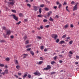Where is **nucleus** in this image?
<instances>
[{"label":"nucleus","mask_w":79,"mask_h":79,"mask_svg":"<svg viewBox=\"0 0 79 79\" xmlns=\"http://www.w3.org/2000/svg\"><path fill=\"white\" fill-rule=\"evenodd\" d=\"M59 56L60 57V58H63V56H62V55H59Z\"/></svg>","instance_id":"obj_44"},{"label":"nucleus","mask_w":79,"mask_h":79,"mask_svg":"<svg viewBox=\"0 0 79 79\" xmlns=\"http://www.w3.org/2000/svg\"><path fill=\"white\" fill-rule=\"evenodd\" d=\"M23 55L24 56H23V58H26V56H28V55L27 54H23Z\"/></svg>","instance_id":"obj_18"},{"label":"nucleus","mask_w":79,"mask_h":79,"mask_svg":"<svg viewBox=\"0 0 79 79\" xmlns=\"http://www.w3.org/2000/svg\"><path fill=\"white\" fill-rule=\"evenodd\" d=\"M38 17H39V18H42L43 17V15H37Z\"/></svg>","instance_id":"obj_13"},{"label":"nucleus","mask_w":79,"mask_h":79,"mask_svg":"<svg viewBox=\"0 0 79 79\" xmlns=\"http://www.w3.org/2000/svg\"><path fill=\"white\" fill-rule=\"evenodd\" d=\"M48 21V20H47V19H44L43 20V22L44 23H45V22H47Z\"/></svg>","instance_id":"obj_28"},{"label":"nucleus","mask_w":79,"mask_h":79,"mask_svg":"<svg viewBox=\"0 0 79 79\" xmlns=\"http://www.w3.org/2000/svg\"><path fill=\"white\" fill-rule=\"evenodd\" d=\"M34 10L35 11H37L38 9H37V7L36 6H34Z\"/></svg>","instance_id":"obj_9"},{"label":"nucleus","mask_w":79,"mask_h":79,"mask_svg":"<svg viewBox=\"0 0 79 79\" xmlns=\"http://www.w3.org/2000/svg\"><path fill=\"white\" fill-rule=\"evenodd\" d=\"M37 38H38L39 39H41V37H40V36H37Z\"/></svg>","instance_id":"obj_51"},{"label":"nucleus","mask_w":79,"mask_h":79,"mask_svg":"<svg viewBox=\"0 0 79 79\" xmlns=\"http://www.w3.org/2000/svg\"><path fill=\"white\" fill-rule=\"evenodd\" d=\"M11 34V31L10 30H8L7 31V33L6 34V35H10Z\"/></svg>","instance_id":"obj_6"},{"label":"nucleus","mask_w":79,"mask_h":79,"mask_svg":"<svg viewBox=\"0 0 79 79\" xmlns=\"http://www.w3.org/2000/svg\"><path fill=\"white\" fill-rule=\"evenodd\" d=\"M44 52H47V49L46 48H45L44 50Z\"/></svg>","instance_id":"obj_49"},{"label":"nucleus","mask_w":79,"mask_h":79,"mask_svg":"<svg viewBox=\"0 0 79 79\" xmlns=\"http://www.w3.org/2000/svg\"><path fill=\"white\" fill-rule=\"evenodd\" d=\"M14 37H13V35L10 36L11 39H13Z\"/></svg>","instance_id":"obj_62"},{"label":"nucleus","mask_w":79,"mask_h":79,"mask_svg":"<svg viewBox=\"0 0 79 79\" xmlns=\"http://www.w3.org/2000/svg\"><path fill=\"white\" fill-rule=\"evenodd\" d=\"M15 63L16 64H18V61L17 60H15Z\"/></svg>","instance_id":"obj_30"},{"label":"nucleus","mask_w":79,"mask_h":79,"mask_svg":"<svg viewBox=\"0 0 79 79\" xmlns=\"http://www.w3.org/2000/svg\"><path fill=\"white\" fill-rule=\"evenodd\" d=\"M19 15L20 17H23V16H24L23 14L22 13H20L19 14Z\"/></svg>","instance_id":"obj_14"},{"label":"nucleus","mask_w":79,"mask_h":79,"mask_svg":"<svg viewBox=\"0 0 79 79\" xmlns=\"http://www.w3.org/2000/svg\"><path fill=\"white\" fill-rule=\"evenodd\" d=\"M2 29L3 30H6V27L5 26H3L2 27Z\"/></svg>","instance_id":"obj_16"},{"label":"nucleus","mask_w":79,"mask_h":79,"mask_svg":"<svg viewBox=\"0 0 79 79\" xmlns=\"http://www.w3.org/2000/svg\"><path fill=\"white\" fill-rule=\"evenodd\" d=\"M54 63H55L54 61H52L51 62V64H54Z\"/></svg>","instance_id":"obj_59"},{"label":"nucleus","mask_w":79,"mask_h":79,"mask_svg":"<svg viewBox=\"0 0 79 79\" xmlns=\"http://www.w3.org/2000/svg\"><path fill=\"white\" fill-rule=\"evenodd\" d=\"M5 65L3 64H0V66L1 67H3Z\"/></svg>","instance_id":"obj_32"},{"label":"nucleus","mask_w":79,"mask_h":79,"mask_svg":"<svg viewBox=\"0 0 79 79\" xmlns=\"http://www.w3.org/2000/svg\"><path fill=\"white\" fill-rule=\"evenodd\" d=\"M5 72H2V74H3V75H5Z\"/></svg>","instance_id":"obj_63"},{"label":"nucleus","mask_w":79,"mask_h":79,"mask_svg":"<svg viewBox=\"0 0 79 79\" xmlns=\"http://www.w3.org/2000/svg\"><path fill=\"white\" fill-rule=\"evenodd\" d=\"M5 68L6 69H7V68H8V66L7 65H5Z\"/></svg>","instance_id":"obj_60"},{"label":"nucleus","mask_w":79,"mask_h":79,"mask_svg":"<svg viewBox=\"0 0 79 79\" xmlns=\"http://www.w3.org/2000/svg\"><path fill=\"white\" fill-rule=\"evenodd\" d=\"M40 27L41 29H43V28H44V25H42Z\"/></svg>","instance_id":"obj_33"},{"label":"nucleus","mask_w":79,"mask_h":79,"mask_svg":"<svg viewBox=\"0 0 79 79\" xmlns=\"http://www.w3.org/2000/svg\"><path fill=\"white\" fill-rule=\"evenodd\" d=\"M2 71V70H1V69H0V74H2V73L1 72Z\"/></svg>","instance_id":"obj_54"},{"label":"nucleus","mask_w":79,"mask_h":79,"mask_svg":"<svg viewBox=\"0 0 79 79\" xmlns=\"http://www.w3.org/2000/svg\"><path fill=\"white\" fill-rule=\"evenodd\" d=\"M70 27H74V26L73 24H71L70 25Z\"/></svg>","instance_id":"obj_47"},{"label":"nucleus","mask_w":79,"mask_h":79,"mask_svg":"<svg viewBox=\"0 0 79 79\" xmlns=\"http://www.w3.org/2000/svg\"><path fill=\"white\" fill-rule=\"evenodd\" d=\"M31 45L30 44V45H27L26 47V48H29V47H31Z\"/></svg>","instance_id":"obj_27"},{"label":"nucleus","mask_w":79,"mask_h":79,"mask_svg":"<svg viewBox=\"0 0 79 79\" xmlns=\"http://www.w3.org/2000/svg\"><path fill=\"white\" fill-rule=\"evenodd\" d=\"M5 42V41L4 40H1L0 41V42L1 43H2V42Z\"/></svg>","instance_id":"obj_50"},{"label":"nucleus","mask_w":79,"mask_h":79,"mask_svg":"<svg viewBox=\"0 0 79 79\" xmlns=\"http://www.w3.org/2000/svg\"><path fill=\"white\" fill-rule=\"evenodd\" d=\"M61 4H59V8H60V7H61Z\"/></svg>","instance_id":"obj_57"},{"label":"nucleus","mask_w":79,"mask_h":79,"mask_svg":"<svg viewBox=\"0 0 79 79\" xmlns=\"http://www.w3.org/2000/svg\"><path fill=\"white\" fill-rule=\"evenodd\" d=\"M52 13V11H50L49 12H48L47 13V16L48 17H50V15Z\"/></svg>","instance_id":"obj_5"},{"label":"nucleus","mask_w":79,"mask_h":79,"mask_svg":"<svg viewBox=\"0 0 79 79\" xmlns=\"http://www.w3.org/2000/svg\"><path fill=\"white\" fill-rule=\"evenodd\" d=\"M21 22L19 21L18 23H16V24L19 25V24H21Z\"/></svg>","instance_id":"obj_34"},{"label":"nucleus","mask_w":79,"mask_h":79,"mask_svg":"<svg viewBox=\"0 0 79 79\" xmlns=\"http://www.w3.org/2000/svg\"><path fill=\"white\" fill-rule=\"evenodd\" d=\"M55 74H56V72H52L51 73V75Z\"/></svg>","instance_id":"obj_17"},{"label":"nucleus","mask_w":79,"mask_h":79,"mask_svg":"<svg viewBox=\"0 0 79 79\" xmlns=\"http://www.w3.org/2000/svg\"><path fill=\"white\" fill-rule=\"evenodd\" d=\"M52 37L54 38L55 40H56L57 38V35L53 34L52 35Z\"/></svg>","instance_id":"obj_2"},{"label":"nucleus","mask_w":79,"mask_h":79,"mask_svg":"<svg viewBox=\"0 0 79 79\" xmlns=\"http://www.w3.org/2000/svg\"><path fill=\"white\" fill-rule=\"evenodd\" d=\"M27 38V35H25L24 36V37H23V39L24 40H26V39Z\"/></svg>","instance_id":"obj_20"},{"label":"nucleus","mask_w":79,"mask_h":79,"mask_svg":"<svg viewBox=\"0 0 79 79\" xmlns=\"http://www.w3.org/2000/svg\"><path fill=\"white\" fill-rule=\"evenodd\" d=\"M56 57H57V56H56L55 57H54V60H56Z\"/></svg>","instance_id":"obj_55"},{"label":"nucleus","mask_w":79,"mask_h":79,"mask_svg":"<svg viewBox=\"0 0 79 79\" xmlns=\"http://www.w3.org/2000/svg\"><path fill=\"white\" fill-rule=\"evenodd\" d=\"M49 20L50 21H52V22H53V19H52V17H50Z\"/></svg>","instance_id":"obj_19"},{"label":"nucleus","mask_w":79,"mask_h":79,"mask_svg":"<svg viewBox=\"0 0 79 79\" xmlns=\"http://www.w3.org/2000/svg\"><path fill=\"white\" fill-rule=\"evenodd\" d=\"M56 3L57 5H59V4H60V2H56Z\"/></svg>","instance_id":"obj_58"},{"label":"nucleus","mask_w":79,"mask_h":79,"mask_svg":"<svg viewBox=\"0 0 79 79\" xmlns=\"http://www.w3.org/2000/svg\"><path fill=\"white\" fill-rule=\"evenodd\" d=\"M29 43V40H27L26 41V42L25 43V44H27Z\"/></svg>","instance_id":"obj_25"},{"label":"nucleus","mask_w":79,"mask_h":79,"mask_svg":"<svg viewBox=\"0 0 79 79\" xmlns=\"http://www.w3.org/2000/svg\"><path fill=\"white\" fill-rule=\"evenodd\" d=\"M66 35H63L62 36V38L63 39H64V38H66Z\"/></svg>","instance_id":"obj_26"},{"label":"nucleus","mask_w":79,"mask_h":79,"mask_svg":"<svg viewBox=\"0 0 79 79\" xmlns=\"http://www.w3.org/2000/svg\"><path fill=\"white\" fill-rule=\"evenodd\" d=\"M13 16V19L16 20V21H18V17L16 16V15H12L10 16Z\"/></svg>","instance_id":"obj_3"},{"label":"nucleus","mask_w":79,"mask_h":79,"mask_svg":"<svg viewBox=\"0 0 79 79\" xmlns=\"http://www.w3.org/2000/svg\"><path fill=\"white\" fill-rule=\"evenodd\" d=\"M49 26H50L49 25H48L46 26H45V27H46L47 28H48Z\"/></svg>","instance_id":"obj_41"},{"label":"nucleus","mask_w":79,"mask_h":79,"mask_svg":"<svg viewBox=\"0 0 79 79\" xmlns=\"http://www.w3.org/2000/svg\"><path fill=\"white\" fill-rule=\"evenodd\" d=\"M44 10H45L46 11H49V9H48V8H47V7H45L44 8Z\"/></svg>","instance_id":"obj_22"},{"label":"nucleus","mask_w":79,"mask_h":79,"mask_svg":"<svg viewBox=\"0 0 79 79\" xmlns=\"http://www.w3.org/2000/svg\"><path fill=\"white\" fill-rule=\"evenodd\" d=\"M9 5H11L12 6H13L14 5V2H13V0H12V2H8Z\"/></svg>","instance_id":"obj_8"},{"label":"nucleus","mask_w":79,"mask_h":79,"mask_svg":"<svg viewBox=\"0 0 79 79\" xmlns=\"http://www.w3.org/2000/svg\"><path fill=\"white\" fill-rule=\"evenodd\" d=\"M27 76L29 77V78H31V75H30L29 74H28L27 75Z\"/></svg>","instance_id":"obj_43"},{"label":"nucleus","mask_w":79,"mask_h":79,"mask_svg":"<svg viewBox=\"0 0 79 79\" xmlns=\"http://www.w3.org/2000/svg\"><path fill=\"white\" fill-rule=\"evenodd\" d=\"M75 3V2L74 1L72 2L71 3V4H74Z\"/></svg>","instance_id":"obj_53"},{"label":"nucleus","mask_w":79,"mask_h":79,"mask_svg":"<svg viewBox=\"0 0 79 79\" xmlns=\"http://www.w3.org/2000/svg\"><path fill=\"white\" fill-rule=\"evenodd\" d=\"M40 58L41 60H44V58H43V57H40Z\"/></svg>","instance_id":"obj_42"},{"label":"nucleus","mask_w":79,"mask_h":79,"mask_svg":"<svg viewBox=\"0 0 79 79\" xmlns=\"http://www.w3.org/2000/svg\"><path fill=\"white\" fill-rule=\"evenodd\" d=\"M15 77H16V78H18V76H17V75H15Z\"/></svg>","instance_id":"obj_61"},{"label":"nucleus","mask_w":79,"mask_h":79,"mask_svg":"<svg viewBox=\"0 0 79 79\" xmlns=\"http://www.w3.org/2000/svg\"><path fill=\"white\" fill-rule=\"evenodd\" d=\"M25 74L24 75V76H23V78H24L25 77H26V76H27V73L26 72L25 73Z\"/></svg>","instance_id":"obj_10"},{"label":"nucleus","mask_w":79,"mask_h":79,"mask_svg":"<svg viewBox=\"0 0 79 79\" xmlns=\"http://www.w3.org/2000/svg\"><path fill=\"white\" fill-rule=\"evenodd\" d=\"M59 62L60 63H63V61L62 60H59Z\"/></svg>","instance_id":"obj_56"},{"label":"nucleus","mask_w":79,"mask_h":79,"mask_svg":"<svg viewBox=\"0 0 79 79\" xmlns=\"http://www.w3.org/2000/svg\"><path fill=\"white\" fill-rule=\"evenodd\" d=\"M20 68H21V67H20V66L19 65H17V66H16V68L18 70H19V69H20Z\"/></svg>","instance_id":"obj_11"},{"label":"nucleus","mask_w":79,"mask_h":79,"mask_svg":"<svg viewBox=\"0 0 79 79\" xmlns=\"http://www.w3.org/2000/svg\"><path fill=\"white\" fill-rule=\"evenodd\" d=\"M47 68H44V70L45 71H46V70H49V69H51V68L52 67L50 66V65H48L47 66Z\"/></svg>","instance_id":"obj_1"},{"label":"nucleus","mask_w":79,"mask_h":79,"mask_svg":"<svg viewBox=\"0 0 79 79\" xmlns=\"http://www.w3.org/2000/svg\"><path fill=\"white\" fill-rule=\"evenodd\" d=\"M69 53H70V54H73V52H71V51H69Z\"/></svg>","instance_id":"obj_52"},{"label":"nucleus","mask_w":79,"mask_h":79,"mask_svg":"<svg viewBox=\"0 0 79 79\" xmlns=\"http://www.w3.org/2000/svg\"><path fill=\"white\" fill-rule=\"evenodd\" d=\"M43 63V61H40L38 63V64H41Z\"/></svg>","instance_id":"obj_23"},{"label":"nucleus","mask_w":79,"mask_h":79,"mask_svg":"<svg viewBox=\"0 0 79 79\" xmlns=\"http://www.w3.org/2000/svg\"><path fill=\"white\" fill-rule=\"evenodd\" d=\"M76 58H78V59H79V56H76Z\"/></svg>","instance_id":"obj_64"},{"label":"nucleus","mask_w":79,"mask_h":79,"mask_svg":"<svg viewBox=\"0 0 79 79\" xmlns=\"http://www.w3.org/2000/svg\"><path fill=\"white\" fill-rule=\"evenodd\" d=\"M12 12H13L14 13H16V11L15 10H12Z\"/></svg>","instance_id":"obj_35"},{"label":"nucleus","mask_w":79,"mask_h":79,"mask_svg":"<svg viewBox=\"0 0 79 79\" xmlns=\"http://www.w3.org/2000/svg\"><path fill=\"white\" fill-rule=\"evenodd\" d=\"M30 50H31V48H29L27 49V51H30Z\"/></svg>","instance_id":"obj_48"},{"label":"nucleus","mask_w":79,"mask_h":79,"mask_svg":"<svg viewBox=\"0 0 79 79\" xmlns=\"http://www.w3.org/2000/svg\"><path fill=\"white\" fill-rule=\"evenodd\" d=\"M6 60L7 61H10V58L8 57H7L6 58Z\"/></svg>","instance_id":"obj_21"},{"label":"nucleus","mask_w":79,"mask_h":79,"mask_svg":"<svg viewBox=\"0 0 79 79\" xmlns=\"http://www.w3.org/2000/svg\"><path fill=\"white\" fill-rule=\"evenodd\" d=\"M27 21L28 20H27V19H24V21H25V22H27Z\"/></svg>","instance_id":"obj_46"},{"label":"nucleus","mask_w":79,"mask_h":79,"mask_svg":"<svg viewBox=\"0 0 79 79\" xmlns=\"http://www.w3.org/2000/svg\"><path fill=\"white\" fill-rule=\"evenodd\" d=\"M68 27V24L64 26V28H66Z\"/></svg>","instance_id":"obj_40"},{"label":"nucleus","mask_w":79,"mask_h":79,"mask_svg":"<svg viewBox=\"0 0 79 79\" xmlns=\"http://www.w3.org/2000/svg\"><path fill=\"white\" fill-rule=\"evenodd\" d=\"M73 41H71L69 42V44H70V45H71V44H73Z\"/></svg>","instance_id":"obj_37"},{"label":"nucleus","mask_w":79,"mask_h":79,"mask_svg":"<svg viewBox=\"0 0 79 79\" xmlns=\"http://www.w3.org/2000/svg\"><path fill=\"white\" fill-rule=\"evenodd\" d=\"M64 43V41H61L60 42V44H63Z\"/></svg>","instance_id":"obj_29"},{"label":"nucleus","mask_w":79,"mask_h":79,"mask_svg":"<svg viewBox=\"0 0 79 79\" xmlns=\"http://www.w3.org/2000/svg\"><path fill=\"white\" fill-rule=\"evenodd\" d=\"M27 6H29V7H31V4H27Z\"/></svg>","instance_id":"obj_45"},{"label":"nucleus","mask_w":79,"mask_h":79,"mask_svg":"<svg viewBox=\"0 0 79 79\" xmlns=\"http://www.w3.org/2000/svg\"><path fill=\"white\" fill-rule=\"evenodd\" d=\"M6 34L5 35V33L3 34V35L4 36L5 38H6Z\"/></svg>","instance_id":"obj_38"},{"label":"nucleus","mask_w":79,"mask_h":79,"mask_svg":"<svg viewBox=\"0 0 79 79\" xmlns=\"http://www.w3.org/2000/svg\"><path fill=\"white\" fill-rule=\"evenodd\" d=\"M30 53L31 55H32V56H34V52H33L32 51H30Z\"/></svg>","instance_id":"obj_12"},{"label":"nucleus","mask_w":79,"mask_h":79,"mask_svg":"<svg viewBox=\"0 0 79 79\" xmlns=\"http://www.w3.org/2000/svg\"><path fill=\"white\" fill-rule=\"evenodd\" d=\"M40 48H41V49L42 50H44V46H40Z\"/></svg>","instance_id":"obj_31"},{"label":"nucleus","mask_w":79,"mask_h":79,"mask_svg":"<svg viewBox=\"0 0 79 79\" xmlns=\"http://www.w3.org/2000/svg\"><path fill=\"white\" fill-rule=\"evenodd\" d=\"M39 12H40V14L42 13V9L40 8L39 9Z\"/></svg>","instance_id":"obj_24"},{"label":"nucleus","mask_w":79,"mask_h":79,"mask_svg":"<svg viewBox=\"0 0 79 79\" xmlns=\"http://www.w3.org/2000/svg\"><path fill=\"white\" fill-rule=\"evenodd\" d=\"M77 10V4L75 5L73 7V11H76Z\"/></svg>","instance_id":"obj_4"},{"label":"nucleus","mask_w":79,"mask_h":79,"mask_svg":"<svg viewBox=\"0 0 79 79\" xmlns=\"http://www.w3.org/2000/svg\"><path fill=\"white\" fill-rule=\"evenodd\" d=\"M8 69H6L4 71V73H5V74H8Z\"/></svg>","instance_id":"obj_15"},{"label":"nucleus","mask_w":79,"mask_h":79,"mask_svg":"<svg viewBox=\"0 0 79 79\" xmlns=\"http://www.w3.org/2000/svg\"><path fill=\"white\" fill-rule=\"evenodd\" d=\"M44 4H42L40 6V7H44Z\"/></svg>","instance_id":"obj_39"},{"label":"nucleus","mask_w":79,"mask_h":79,"mask_svg":"<svg viewBox=\"0 0 79 79\" xmlns=\"http://www.w3.org/2000/svg\"><path fill=\"white\" fill-rule=\"evenodd\" d=\"M60 41V40L59 39H57L56 40V43H58L59 42V41Z\"/></svg>","instance_id":"obj_36"},{"label":"nucleus","mask_w":79,"mask_h":79,"mask_svg":"<svg viewBox=\"0 0 79 79\" xmlns=\"http://www.w3.org/2000/svg\"><path fill=\"white\" fill-rule=\"evenodd\" d=\"M34 74L36 75H38V76H40V73L38 72H35L34 73Z\"/></svg>","instance_id":"obj_7"}]
</instances>
